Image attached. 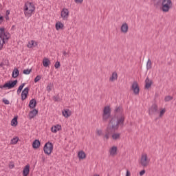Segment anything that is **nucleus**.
<instances>
[{
    "instance_id": "11",
    "label": "nucleus",
    "mask_w": 176,
    "mask_h": 176,
    "mask_svg": "<svg viewBox=\"0 0 176 176\" xmlns=\"http://www.w3.org/2000/svg\"><path fill=\"white\" fill-rule=\"evenodd\" d=\"M109 156H111V157H115V156L118 155V146H113L110 147L109 149Z\"/></svg>"
},
{
    "instance_id": "18",
    "label": "nucleus",
    "mask_w": 176,
    "mask_h": 176,
    "mask_svg": "<svg viewBox=\"0 0 176 176\" xmlns=\"http://www.w3.org/2000/svg\"><path fill=\"white\" fill-rule=\"evenodd\" d=\"M28 91H30V89L28 87H26L24 89V90L21 93V100L22 101H24L25 98H27V96H28Z\"/></svg>"
},
{
    "instance_id": "37",
    "label": "nucleus",
    "mask_w": 176,
    "mask_h": 176,
    "mask_svg": "<svg viewBox=\"0 0 176 176\" xmlns=\"http://www.w3.org/2000/svg\"><path fill=\"white\" fill-rule=\"evenodd\" d=\"M32 71V69H27L23 70V74L25 75H30L31 74Z\"/></svg>"
},
{
    "instance_id": "49",
    "label": "nucleus",
    "mask_w": 176,
    "mask_h": 176,
    "mask_svg": "<svg viewBox=\"0 0 176 176\" xmlns=\"http://www.w3.org/2000/svg\"><path fill=\"white\" fill-rule=\"evenodd\" d=\"M3 65H8V64L6 63H4L3 62H2L1 64H0V67H3Z\"/></svg>"
},
{
    "instance_id": "30",
    "label": "nucleus",
    "mask_w": 176,
    "mask_h": 176,
    "mask_svg": "<svg viewBox=\"0 0 176 176\" xmlns=\"http://www.w3.org/2000/svg\"><path fill=\"white\" fill-rule=\"evenodd\" d=\"M164 113H166V109L162 108L160 109L159 118H163L164 116Z\"/></svg>"
},
{
    "instance_id": "47",
    "label": "nucleus",
    "mask_w": 176,
    "mask_h": 176,
    "mask_svg": "<svg viewBox=\"0 0 176 176\" xmlns=\"http://www.w3.org/2000/svg\"><path fill=\"white\" fill-rule=\"evenodd\" d=\"M126 176H131V173H130V170H126Z\"/></svg>"
},
{
    "instance_id": "22",
    "label": "nucleus",
    "mask_w": 176,
    "mask_h": 176,
    "mask_svg": "<svg viewBox=\"0 0 176 176\" xmlns=\"http://www.w3.org/2000/svg\"><path fill=\"white\" fill-rule=\"evenodd\" d=\"M30 164H27L23 170V176H28V174H30Z\"/></svg>"
},
{
    "instance_id": "6",
    "label": "nucleus",
    "mask_w": 176,
    "mask_h": 176,
    "mask_svg": "<svg viewBox=\"0 0 176 176\" xmlns=\"http://www.w3.org/2000/svg\"><path fill=\"white\" fill-rule=\"evenodd\" d=\"M53 148L54 146L52 142H47L43 147L44 153H45V155H48V156H50L53 152Z\"/></svg>"
},
{
    "instance_id": "14",
    "label": "nucleus",
    "mask_w": 176,
    "mask_h": 176,
    "mask_svg": "<svg viewBox=\"0 0 176 176\" xmlns=\"http://www.w3.org/2000/svg\"><path fill=\"white\" fill-rule=\"evenodd\" d=\"M122 34H127L129 32V24L126 22L123 23L120 27Z\"/></svg>"
},
{
    "instance_id": "42",
    "label": "nucleus",
    "mask_w": 176,
    "mask_h": 176,
    "mask_svg": "<svg viewBox=\"0 0 176 176\" xmlns=\"http://www.w3.org/2000/svg\"><path fill=\"white\" fill-rule=\"evenodd\" d=\"M75 3L82 5L83 3V0H74Z\"/></svg>"
},
{
    "instance_id": "8",
    "label": "nucleus",
    "mask_w": 176,
    "mask_h": 176,
    "mask_svg": "<svg viewBox=\"0 0 176 176\" xmlns=\"http://www.w3.org/2000/svg\"><path fill=\"white\" fill-rule=\"evenodd\" d=\"M111 116V107L105 106L103 109V120H108Z\"/></svg>"
},
{
    "instance_id": "31",
    "label": "nucleus",
    "mask_w": 176,
    "mask_h": 176,
    "mask_svg": "<svg viewBox=\"0 0 176 176\" xmlns=\"http://www.w3.org/2000/svg\"><path fill=\"white\" fill-rule=\"evenodd\" d=\"M17 117H14L11 121V126L16 127L17 126Z\"/></svg>"
},
{
    "instance_id": "45",
    "label": "nucleus",
    "mask_w": 176,
    "mask_h": 176,
    "mask_svg": "<svg viewBox=\"0 0 176 176\" xmlns=\"http://www.w3.org/2000/svg\"><path fill=\"white\" fill-rule=\"evenodd\" d=\"M3 102H4L6 105H9V104H10L9 100L7 99H3Z\"/></svg>"
},
{
    "instance_id": "35",
    "label": "nucleus",
    "mask_w": 176,
    "mask_h": 176,
    "mask_svg": "<svg viewBox=\"0 0 176 176\" xmlns=\"http://www.w3.org/2000/svg\"><path fill=\"white\" fill-rule=\"evenodd\" d=\"M152 68V61H151V59H148L146 63V69H151Z\"/></svg>"
},
{
    "instance_id": "1",
    "label": "nucleus",
    "mask_w": 176,
    "mask_h": 176,
    "mask_svg": "<svg viewBox=\"0 0 176 176\" xmlns=\"http://www.w3.org/2000/svg\"><path fill=\"white\" fill-rule=\"evenodd\" d=\"M124 123V116H120L118 119L112 118L108 125V129L111 131H116L119 129V125H122Z\"/></svg>"
},
{
    "instance_id": "43",
    "label": "nucleus",
    "mask_w": 176,
    "mask_h": 176,
    "mask_svg": "<svg viewBox=\"0 0 176 176\" xmlns=\"http://www.w3.org/2000/svg\"><path fill=\"white\" fill-rule=\"evenodd\" d=\"M25 86V84L23 83L21 85L19 86L18 90H21V91L23 90Z\"/></svg>"
},
{
    "instance_id": "44",
    "label": "nucleus",
    "mask_w": 176,
    "mask_h": 176,
    "mask_svg": "<svg viewBox=\"0 0 176 176\" xmlns=\"http://www.w3.org/2000/svg\"><path fill=\"white\" fill-rule=\"evenodd\" d=\"M145 173H146V171L143 169V170H142L140 172V176L144 175H145Z\"/></svg>"
},
{
    "instance_id": "27",
    "label": "nucleus",
    "mask_w": 176,
    "mask_h": 176,
    "mask_svg": "<svg viewBox=\"0 0 176 176\" xmlns=\"http://www.w3.org/2000/svg\"><path fill=\"white\" fill-rule=\"evenodd\" d=\"M111 138L112 140H113V141H118V140H120V133H113L111 135Z\"/></svg>"
},
{
    "instance_id": "28",
    "label": "nucleus",
    "mask_w": 176,
    "mask_h": 176,
    "mask_svg": "<svg viewBox=\"0 0 176 176\" xmlns=\"http://www.w3.org/2000/svg\"><path fill=\"white\" fill-rule=\"evenodd\" d=\"M19 69L14 68L12 74V78H17V76H19Z\"/></svg>"
},
{
    "instance_id": "51",
    "label": "nucleus",
    "mask_w": 176,
    "mask_h": 176,
    "mask_svg": "<svg viewBox=\"0 0 176 176\" xmlns=\"http://www.w3.org/2000/svg\"><path fill=\"white\" fill-rule=\"evenodd\" d=\"M20 93H21V90L18 89V90H17V94H20Z\"/></svg>"
},
{
    "instance_id": "48",
    "label": "nucleus",
    "mask_w": 176,
    "mask_h": 176,
    "mask_svg": "<svg viewBox=\"0 0 176 176\" xmlns=\"http://www.w3.org/2000/svg\"><path fill=\"white\" fill-rule=\"evenodd\" d=\"M120 111H122V107H118V108L116 109V112H120Z\"/></svg>"
},
{
    "instance_id": "21",
    "label": "nucleus",
    "mask_w": 176,
    "mask_h": 176,
    "mask_svg": "<svg viewBox=\"0 0 176 176\" xmlns=\"http://www.w3.org/2000/svg\"><path fill=\"white\" fill-rule=\"evenodd\" d=\"M78 157L79 159V160H85V159H86V153H85V151H80L78 153Z\"/></svg>"
},
{
    "instance_id": "16",
    "label": "nucleus",
    "mask_w": 176,
    "mask_h": 176,
    "mask_svg": "<svg viewBox=\"0 0 176 176\" xmlns=\"http://www.w3.org/2000/svg\"><path fill=\"white\" fill-rule=\"evenodd\" d=\"M61 129L62 126L60 124H56L51 127V131L54 133V134H56L57 132L60 131Z\"/></svg>"
},
{
    "instance_id": "38",
    "label": "nucleus",
    "mask_w": 176,
    "mask_h": 176,
    "mask_svg": "<svg viewBox=\"0 0 176 176\" xmlns=\"http://www.w3.org/2000/svg\"><path fill=\"white\" fill-rule=\"evenodd\" d=\"M96 135H98V137H101V135H102V130L96 129Z\"/></svg>"
},
{
    "instance_id": "20",
    "label": "nucleus",
    "mask_w": 176,
    "mask_h": 176,
    "mask_svg": "<svg viewBox=\"0 0 176 176\" xmlns=\"http://www.w3.org/2000/svg\"><path fill=\"white\" fill-rule=\"evenodd\" d=\"M36 46H38V43L34 40L29 41L28 43V47L29 49H33V47H36Z\"/></svg>"
},
{
    "instance_id": "10",
    "label": "nucleus",
    "mask_w": 176,
    "mask_h": 176,
    "mask_svg": "<svg viewBox=\"0 0 176 176\" xmlns=\"http://www.w3.org/2000/svg\"><path fill=\"white\" fill-rule=\"evenodd\" d=\"M17 85V80H15L12 82H8L4 84L3 85H0V89H13L14 86Z\"/></svg>"
},
{
    "instance_id": "50",
    "label": "nucleus",
    "mask_w": 176,
    "mask_h": 176,
    "mask_svg": "<svg viewBox=\"0 0 176 176\" xmlns=\"http://www.w3.org/2000/svg\"><path fill=\"white\" fill-rule=\"evenodd\" d=\"M63 56H67V54H68V53H67V52L64 51L63 52Z\"/></svg>"
},
{
    "instance_id": "53",
    "label": "nucleus",
    "mask_w": 176,
    "mask_h": 176,
    "mask_svg": "<svg viewBox=\"0 0 176 176\" xmlns=\"http://www.w3.org/2000/svg\"><path fill=\"white\" fill-rule=\"evenodd\" d=\"M0 6H1V8H2V5L1 4H0Z\"/></svg>"
},
{
    "instance_id": "12",
    "label": "nucleus",
    "mask_w": 176,
    "mask_h": 176,
    "mask_svg": "<svg viewBox=\"0 0 176 176\" xmlns=\"http://www.w3.org/2000/svg\"><path fill=\"white\" fill-rule=\"evenodd\" d=\"M159 107L157 104H153L151 107L148 109V115H155L156 112H157Z\"/></svg>"
},
{
    "instance_id": "41",
    "label": "nucleus",
    "mask_w": 176,
    "mask_h": 176,
    "mask_svg": "<svg viewBox=\"0 0 176 176\" xmlns=\"http://www.w3.org/2000/svg\"><path fill=\"white\" fill-rule=\"evenodd\" d=\"M60 62H59V61H57V62L55 63V65H54V67H55L56 69H58V68H60Z\"/></svg>"
},
{
    "instance_id": "52",
    "label": "nucleus",
    "mask_w": 176,
    "mask_h": 176,
    "mask_svg": "<svg viewBox=\"0 0 176 176\" xmlns=\"http://www.w3.org/2000/svg\"><path fill=\"white\" fill-rule=\"evenodd\" d=\"M93 176H100V175L96 173V174H94Z\"/></svg>"
},
{
    "instance_id": "7",
    "label": "nucleus",
    "mask_w": 176,
    "mask_h": 176,
    "mask_svg": "<svg viewBox=\"0 0 176 176\" xmlns=\"http://www.w3.org/2000/svg\"><path fill=\"white\" fill-rule=\"evenodd\" d=\"M60 18L63 21H67L69 19V10L67 8H63L60 11Z\"/></svg>"
},
{
    "instance_id": "19",
    "label": "nucleus",
    "mask_w": 176,
    "mask_h": 176,
    "mask_svg": "<svg viewBox=\"0 0 176 176\" xmlns=\"http://www.w3.org/2000/svg\"><path fill=\"white\" fill-rule=\"evenodd\" d=\"M36 115H38V110L34 109L29 112L28 118L30 120L34 119V118H35V116H36Z\"/></svg>"
},
{
    "instance_id": "3",
    "label": "nucleus",
    "mask_w": 176,
    "mask_h": 176,
    "mask_svg": "<svg viewBox=\"0 0 176 176\" xmlns=\"http://www.w3.org/2000/svg\"><path fill=\"white\" fill-rule=\"evenodd\" d=\"M151 163V158L148 156V153H142L138 160V164L142 167H148Z\"/></svg>"
},
{
    "instance_id": "25",
    "label": "nucleus",
    "mask_w": 176,
    "mask_h": 176,
    "mask_svg": "<svg viewBox=\"0 0 176 176\" xmlns=\"http://www.w3.org/2000/svg\"><path fill=\"white\" fill-rule=\"evenodd\" d=\"M41 146V142L38 140H36L33 142L32 148L34 149H38Z\"/></svg>"
},
{
    "instance_id": "32",
    "label": "nucleus",
    "mask_w": 176,
    "mask_h": 176,
    "mask_svg": "<svg viewBox=\"0 0 176 176\" xmlns=\"http://www.w3.org/2000/svg\"><path fill=\"white\" fill-rule=\"evenodd\" d=\"M113 131H112L109 129H108L107 127V133L104 135V140H109V133H112Z\"/></svg>"
},
{
    "instance_id": "9",
    "label": "nucleus",
    "mask_w": 176,
    "mask_h": 176,
    "mask_svg": "<svg viewBox=\"0 0 176 176\" xmlns=\"http://www.w3.org/2000/svg\"><path fill=\"white\" fill-rule=\"evenodd\" d=\"M0 38L5 41H8L10 38V34L6 31L5 28H0Z\"/></svg>"
},
{
    "instance_id": "5",
    "label": "nucleus",
    "mask_w": 176,
    "mask_h": 176,
    "mask_svg": "<svg viewBox=\"0 0 176 176\" xmlns=\"http://www.w3.org/2000/svg\"><path fill=\"white\" fill-rule=\"evenodd\" d=\"M131 91L133 92V94L135 96H139L140 95V85L138 84V82L133 81L131 85Z\"/></svg>"
},
{
    "instance_id": "33",
    "label": "nucleus",
    "mask_w": 176,
    "mask_h": 176,
    "mask_svg": "<svg viewBox=\"0 0 176 176\" xmlns=\"http://www.w3.org/2000/svg\"><path fill=\"white\" fill-rule=\"evenodd\" d=\"M54 85L52 83L47 85L46 89L48 93H50L51 90H53Z\"/></svg>"
},
{
    "instance_id": "40",
    "label": "nucleus",
    "mask_w": 176,
    "mask_h": 176,
    "mask_svg": "<svg viewBox=\"0 0 176 176\" xmlns=\"http://www.w3.org/2000/svg\"><path fill=\"white\" fill-rule=\"evenodd\" d=\"M41 79V76L38 75L36 77L34 78V83H37V82H39Z\"/></svg>"
},
{
    "instance_id": "15",
    "label": "nucleus",
    "mask_w": 176,
    "mask_h": 176,
    "mask_svg": "<svg viewBox=\"0 0 176 176\" xmlns=\"http://www.w3.org/2000/svg\"><path fill=\"white\" fill-rule=\"evenodd\" d=\"M118 72H113L111 73V76H109V80L111 83H113L114 82H116V80H118Z\"/></svg>"
},
{
    "instance_id": "17",
    "label": "nucleus",
    "mask_w": 176,
    "mask_h": 176,
    "mask_svg": "<svg viewBox=\"0 0 176 176\" xmlns=\"http://www.w3.org/2000/svg\"><path fill=\"white\" fill-rule=\"evenodd\" d=\"M55 28L56 31H60V30H64V23H63V22L60 21H56Z\"/></svg>"
},
{
    "instance_id": "36",
    "label": "nucleus",
    "mask_w": 176,
    "mask_h": 176,
    "mask_svg": "<svg viewBox=\"0 0 176 176\" xmlns=\"http://www.w3.org/2000/svg\"><path fill=\"white\" fill-rule=\"evenodd\" d=\"M9 14H10V10H8L6 12V15H5V19H6V20H7V21H9V20H10Z\"/></svg>"
},
{
    "instance_id": "2",
    "label": "nucleus",
    "mask_w": 176,
    "mask_h": 176,
    "mask_svg": "<svg viewBox=\"0 0 176 176\" xmlns=\"http://www.w3.org/2000/svg\"><path fill=\"white\" fill-rule=\"evenodd\" d=\"M35 11V6H34V3L31 2H27L25 3L24 8H23V12L25 17L28 19H30L31 16H32V14Z\"/></svg>"
},
{
    "instance_id": "13",
    "label": "nucleus",
    "mask_w": 176,
    "mask_h": 176,
    "mask_svg": "<svg viewBox=\"0 0 176 176\" xmlns=\"http://www.w3.org/2000/svg\"><path fill=\"white\" fill-rule=\"evenodd\" d=\"M62 115L64 118L68 119V118L72 116V111L69 109H64L62 111Z\"/></svg>"
},
{
    "instance_id": "4",
    "label": "nucleus",
    "mask_w": 176,
    "mask_h": 176,
    "mask_svg": "<svg viewBox=\"0 0 176 176\" xmlns=\"http://www.w3.org/2000/svg\"><path fill=\"white\" fill-rule=\"evenodd\" d=\"M173 8V1L171 0H162L161 10L164 13H168Z\"/></svg>"
},
{
    "instance_id": "26",
    "label": "nucleus",
    "mask_w": 176,
    "mask_h": 176,
    "mask_svg": "<svg viewBox=\"0 0 176 176\" xmlns=\"http://www.w3.org/2000/svg\"><path fill=\"white\" fill-rule=\"evenodd\" d=\"M29 107L31 109H34V108H35V107H36V100L35 99H32L30 101Z\"/></svg>"
},
{
    "instance_id": "23",
    "label": "nucleus",
    "mask_w": 176,
    "mask_h": 176,
    "mask_svg": "<svg viewBox=\"0 0 176 176\" xmlns=\"http://www.w3.org/2000/svg\"><path fill=\"white\" fill-rule=\"evenodd\" d=\"M153 82L149 78H146L145 80V89H150Z\"/></svg>"
},
{
    "instance_id": "46",
    "label": "nucleus",
    "mask_w": 176,
    "mask_h": 176,
    "mask_svg": "<svg viewBox=\"0 0 176 176\" xmlns=\"http://www.w3.org/2000/svg\"><path fill=\"white\" fill-rule=\"evenodd\" d=\"M9 168H14V164L10 163V164H9Z\"/></svg>"
},
{
    "instance_id": "34",
    "label": "nucleus",
    "mask_w": 176,
    "mask_h": 176,
    "mask_svg": "<svg viewBox=\"0 0 176 176\" xmlns=\"http://www.w3.org/2000/svg\"><path fill=\"white\" fill-rule=\"evenodd\" d=\"M5 41L6 40L0 37V50H2V49H3V45L5 43Z\"/></svg>"
},
{
    "instance_id": "24",
    "label": "nucleus",
    "mask_w": 176,
    "mask_h": 176,
    "mask_svg": "<svg viewBox=\"0 0 176 176\" xmlns=\"http://www.w3.org/2000/svg\"><path fill=\"white\" fill-rule=\"evenodd\" d=\"M43 65L47 68V67H50V60L47 58H44L43 59Z\"/></svg>"
},
{
    "instance_id": "39",
    "label": "nucleus",
    "mask_w": 176,
    "mask_h": 176,
    "mask_svg": "<svg viewBox=\"0 0 176 176\" xmlns=\"http://www.w3.org/2000/svg\"><path fill=\"white\" fill-rule=\"evenodd\" d=\"M171 100H173V96H167L164 98V101L166 102H168V101H171Z\"/></svg>"
},
{
    "instance_id": "29",
    "label": "nucleus",
    "mask_w": 176,
    "mask_h": 176,
    "mask_svg": "<svg viewBox=\"0 0 176 176\" xmlns=\"http://www.w3.org/2000/svg\"><path fill=\"white\" fill-rule=\"evenodd\" d=\"M19 142V137H14L11 140L10 144L11 145H16Z\"/></svg>"
}]
</instances>
